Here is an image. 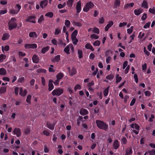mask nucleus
<instances>
[{"instance_id": "nucleus-23", "label": "nucleus", "mask_w": 155, "mask_h": 155, "mask_svg": "<svg viewBox=\"0 0 155 155\" xmlns=\"http://www.w3.org/2000/svg\"><path fill=\"white\" fill-rule=\"evenodd\" d=\"M74 0H68L67 2V4L68 6L71 8L73 5V4Z\"/></svg>"}, {"instance_id": "nucleus-60", "label": "nucleus", "mask_w": 155, "mask_h": 155, "mask_svg": "<svg viewBox=\"0 0 155 155\" xmlns=\"http://www.w3.org/2000/svg\"><path fill=\"white\" fill-rule=\"evenodd\" d=\"M148 153L150 155H155V150H149Z\"/></svg>"}, {"instance_id": "nucleus-55", "label": "nucleus", "mask_w": 155, "mask_h": 155, "mask_svg": "<svg viewBox=\"0 0 155 155\" xmlns=\"http://www.w3.org/2000/svg\"><path fill=\"white\" fill-rule=\"evenodd\" d=\"M114 78V75L112 74H110V75L107 76L106 77V78L107 79L109 80H112Z\"/></svg>"}, {"instance_id": "nucleus-61", "label": "nucleus", "mask_w": 155, "mask_h": 155, "mask_svg": "<svg viewBox=\"0 0 155 155\" xmlns=\"http://www.w3.org/2000/svg\"><path fill=\"white\" fill-rule=\"evenodd\" d=\"M41 83L43 86H45V79L43 77H41Z\"/></svg>"}, {"instance_id": "nucleus-52", "label": "nucleus", "mask_w": 155, "mask_h": 155, "mask_svg": "<svg viewBox=\"0 0 155 155\" xmlns=\"http://www.w3.org/2000/svg\"><path fill=\"white\" fill-rule=\"evenodd\" d=\"M100 43L101 42L99 41L96 40L94 42L93 45L95 46H99Z\"/></svg>"}, {"instance_id": "nucleus-50", "label": "nucleus", "mask_w": 155, "mask_h": 155, "mask_svg": "<svg viewBox=\"0 0 155 155\" xmlns=\"http://www.w3.org/2000/svg\"><path fill=\"white\" fill-rule=\"evenodd\" d=\"M21 8V6L18 4H16L15 7V8L17 9V11L18 12Z\"/></svg>"}, {"instance_id": "nucleus-58", "label": "nucleus", "mask_w": 155, "mask_h": 155, "mask_svg": "<svg viewBox=\"0 0 155 155\" xmlns=\"http://www.w3.org/2000/svg\"><path fill=\"white\" fill-rule=\"evenodd\" d=\"M25 81V78H24L23 77H21L20 78H19L18 80V82L20 83H22L23 82H24Z\"/></svg>"}, {"instance_id": "nucleus-44", "label": "nucleus", "mask_w": 155, "mask_h": 155, "mask_svg": "<svg viewBox=\"0 0 155 155\" xmlns=\"http://www.w3.org/2000/svg\"><path fill=\"white\" fill-rule=\"evenodd\" d=\"M45 16L46 17L52 18L53 17V14L52 12H48L45 14Z\"/></svg>"}, {"instance_id": "nucleus-47", "label": "nucleus", "mask_w": 155, "mask_h": 155, "mask_svg": "<svg viewBox=\"0 0 155 155\" xmlns=\"http://www.w3.org/2000/svg\"><path fill=\"white\" fill-rule=\"evenodd\" d=\"M64 24L66 25V27L68 28L70 27V22L69 20H66L65 21Z\"/></svg>"}, {"instance_id": "nucleus-13", "label": "nucleus", "mask_w": 155, "mask_h": 155, "mask_svg": "<svg viewBox=\"0 0 155 155\" xmlns=\"http://www.w3.org/2000/svg\"><path fill=\"white\" fill-rule=\"evenodd\" d=\"M132 150L131 147H128L125 150V155H131L132 153Z\"/></svg>"}, {"instance_id": "nucleus-12", "label": "nucleus", "mask_w": 155, "mask_h": 155, "mask_svg": "<svg viewBox=\"0 0 155 155\" xmlns=\"http://www.w3.org/2000/svg\"><path fill=\"white\" fill-rule=\"evenodd\" d=\"M33 62L35 63H38L39 61L38 57L36 54H34L32 58Z\"/></svg>"}, {"instance_id": "nucleus-16", "label": "nucleus", "mask_w": 155, "mask_h": 155, "mask_svg": "<svg viewBox=\"0 0 155 155\" xmlns=\"http://www.w3.org/2000/svg\"><path fill=\"white\" fill-rule=\"evenodd\" d=\"M114 148L115 149H117L119 147V142L117 140H115L113 144Z\"/></svg>"}, {"instance_id": "nucleus-39", "label": "nucleus", "mask_w": 155, "mask_h": 155, "mask_svg": "<svg viewBox=\"0 0 155 155\" xmlns=\"http://www.w3.org/2000/svg\"><path fill=\"white\" fill-rule=\"evenodd\" d=\"M78 54L79 55V58H81L83 57L82 51L81 50L78 49Z\"/></svg>"}, {"instance_id": "nucleus-21", "label": "nucleus", "mask_w": 155, "mask_h": 155, "mask_svg": "<svg viewBox=\"0 0 155 155\" xmlns=\"http://www.w3.org/2000/svg\"><path fill=\"white\" fill-rule=\"evenodd\" d=\"M46 124L47 127L50 129L53 130L54 129L55 124H52L50 123L48 121L47 122Z\"/></svg>"}, {"instance_id": "nucleus-30", "label": "nucleus", "mask_w": 155, "mask_h": 155, "mask_svg": "<svg viewBox=\"0 0 155 155\" xmlns=\"http://www.w3.org/2000/svg\"><path fill=\"white\" fill-rule=\"evenodd\" d=\"M36 72L37 73H46L47 71L45 69H44L39 68L37 70Z\"/></svg>"}, {"instance_id": "nucleus-29", "label": "nucleus", "mask_w": 155, "mask_h": 155, "mask_svg": "<svg viewBox=\"0 0 155 155\" xmlns=\"http://www.w3.org/2000/svg\"><path fill=\"white\" fill-rule=\"evenodd\" d=\"M120 1L119 0H115V3L114 5L115 8H117V7H119L120 5Z\"/></svg>"}, {"instance_id": "nucleus-7", "label": "nucleus", "mask_w": 155, "mask_h": 155, "mask_svg": "<svg viewBox=\"0 0 155 155\" xmlns=\"http://www.w3.org/2000/svg\"><path fill=\"white\" fill-rule=\"evenodd\" d=\"M35 16H29L27 18L25 21L26 22L35 23L36 22L35 20Z\"/></svg>"}, {"instance_id": "nucleus-54", "label": "nucleus", "mask_w": 155, "mask_h": 155, "mask_svg": "<svg viewBox=\"0 0 155 155\" xmlns=\"http://www.w3.org/2000/svg\"><path fill=\"white\" fill-rule=\"evenodd\" d=\"M121 141L124 144H126L127 143V140L125 137H123L121 139Z\"/></svg>"}, {"instance_id": "nucleus-17", "label": "nucleus", "mask_w": 155, "mask_h": 155, "mask_svg": "<svg viewBox=\"0 0 155 155\" xmlns=\"http://www.w3.org/2000/svg\"><path fill=\"white\" fill-rule=\"evenodd\" d=\"M60 59V55H58L55 56L54 58L51 59V61L53 62H58Z\"/></svg>"}, {"instance_id": "nucleus-4", "label": "nucleus", "mask_w": 155, "mask_h": 155, "mask_svg": "<svg viewBox=\"0 0 155 155\" xmlns=\"http://www.w3.org/2000/svg\"><path fill=\"white\" fill-rule=\"evenodd\" d=\"M94 5L91 2L87 3L83 8V10L84 12H88L90 9L92 8Z\"/></svg>"}, {"instance_id": "nucleus-27", "label": "nucleus", "mask_w": 155, "mask_h": 155, "mask_svg": "<svg viewBox=\"0 0 155 155\" xmlns=\"http://www.w3.org/2000/svg\"><path fill=\"white\" fill-rule=\"evenodd\" d=\"M134 5V3L133 2L131 3H127L125 5H124V9H126L130 7H133Z\"/></svg>"}, {"instance_id": "nucleus-28", "label": "nucleus", "mask_w": 155, "mask_h": 155, "mask_svg": "<svg viewBox=\"0 0 155 155\" xmlns=\"http://www.w3.org/2000/svg\"><path fill=\"white\" fill-rule=\"evenodd\" d=\"M6 73V70L3 68H0V75H5Z\"/></svg>"}, {"instance_id": "nucleus-3", "label": "nucleus", "mask_w": 155, "mask_h": 155, "mask_svg": "<svg viewBox=\"0 0 155 155\" xmlns=\"http://www.w3.org/2000/svg\"><path fill=\"white\" fill-rule=\"evenodd\" d=\"M64 92V90L63 89L58 88L55 89L52 92V95L54 96H59L62 94Z\"/></svg>"}, {"instance_id": "nucleus-33", "label": "nucleus", "mask_w": 155, "mask_h": 155, "mask_svg": "<svg viewBox=\"0 0 155 155\" xmlns=\"http://www.w3.org/2000/svg\"><path fill=\"white\" fill-rule=\"evenodd\" d=\"M6 91V87L5 86L2 87L0 88V94H4Z\"/></svg>"}, {"instance_id": "nucleus-14", "label": "nucleus", "mask_w": 155, "mask_h": 155, "mask_svg": "<svg viewBox=\"0 0 155 155\" xmlns=\"http://www.w3.org/2000/svg\"><path fill=\"white\" fill-rule=\"evenodd\" d=\"M114 24V22L113 21H109L108 24L107 25L105 28V31H108L109 28L110 27Z\"/></svg>"}, {"instance_id": "nucleus-25", "label": "nucleus", "mask_w": 155, "mask_h": 155, "mask_svg": "<svg viewBox=\"0 0 155 155\" xmlns=\"http://www.w3.org/2000/svg\"><path fill=\"white\" fill-rule=\"evenodd\" d=\"M83 117L82 116H79L78 117V118L77 119V125L78 126H79L81 121H82V122L83 121Z\"/></svg>"}, {"instance_id": "nucleus-49", "label": "nucleus", "mask_w": 155, "mask_h": 155, "mask_svg": "<svg viewBox=\"0 0 155 155\" xmlns=\"http://www.w3.org/2000/svg\"><path fill=\"white\" fill-rule=\"evenodd\" d=\"M73 23L74 25L76 26L80 27L81 26V23L78 22H75V21H73Z\"/></svg>"}, {"instance_id": "nucleus-2", "label": "nucleus", "mask_w": 155, "mask_h": 155, "mask_svg": "<svg viewBox=\"0 0 155 155\" xmlns=\"http://www.w3.org/2000/svg\"><path fill=\"white\" fill-rule=\"evenodd\" d=\"M16 19L12 18L8 23V29L10 30H12L14 28H15L17 26V24L16 23Z\"/></svg>"}, {"instance_id": "nucleus-9", "label": "nucleus", "mask_w": 155, "mask_h": 155, "mask_svg": "<svg viewBox=\"0 0 155 155\" xmlns=\"http://www.w3.org/2000/svg\"><path fill=\"white\" fill-rule=\"evenodd\" d=\"M79 113L81 115L84 116L88 114L89 113L86 109L82 108L80 110Z\"/></svg>"}, {"instance_id": "nucleus-24", "label": "nucleus", "mask_w": 155, "mask_h": 155, "mask_svg": "<svg viewBox=\"0 0 155 155\" xmlns=\"http://www.w3.org/2000/svg\"><path fill=\"white\" fill-rule=\"evenodd\" d=\"M143 12V10L141 9H135L134 11V13L135 14L137 15H138L141 13Z\"/></svg>"}, {"instance_id": "nucleus-19", "label": "nucleus", "mask_w": 155, "mask_h": 155, "mask_svg": "<svg viewBox=\"0 0 155 155\" xmlns=\"http://www.w3.org/2000/svg\"><path fill=\"white\" fill-rule=\"evenodd\" d=\"M29 36L31 38H36L37 37V35L36 33L34 31H31L29 34Z\"/></svg>"}, {"instance_id": "nucleus-6", "label": "nucleus", "mask_w": 155, "mask_h": 155, "mask_svg": "<svg viewBox=\"0 0 155 155\" xmlns=\"http://www.w3.org/2000/svg\"><path fill=\"white\" fill-rule=\"evenodd\" d=\"M13 132L14 134L16 135L18 137H20L21 135V129L19 128H15Z\"/></svg>"}, {"instance_id": "nucleus-22", "label": "nucleus", "mask_w": 155, "mask_h": 155, "mask_svg": "<svg viewBox=\"0 0 155 155\" xmlns=\"http://www.w3.org/2000/svg\"><path fill=\"white\" fill-rule=\"evenodd\" d=\"M76 70L75 68L73 67L69 71V73L71 75H73L76 73Z\"/></svg>"}, {"instance_id": "nucleus-15", "label": "nucleus", "mask_w": 155, "mask_h": 155, "mask_svg": "<svg viewBox=\"0 0 155 155\" xmlns=\"http://www.w3.org/2000/svg\"><path fill=\"white\" fill-rule=\"evenodd\" d=\"M27 93V91L26 90H25L24 91L21 88H20L19 94L23 97L25 96Z\"/></svg>"}, {"instance_id": "nucleus-56", "label": "nucleus", "mask_w": 155, "mask_h": 155, "mask_svg": "<svg viewBox=\"0 0 155 155\" xmlns=\"http://www.w3.org/2000/svg\"><path fill=\"white\" fill-rule=\"evenodd\" d=\"M149 12L153 14H155V9L154 8H150L149 9Z\"/></svg>"}, {"instance_id": "nucleus-18", "label": "nucleus", "mask_w": 155, "mask_h": 155, "mask_svg": "<svg viewBox=\"0 0 155 155\" xmlns=\"http://www.w3.org/2000/svg\"><path fill=\"white\" fill-rule=\"evenodd\" d=\"M10 35L9 33H5L3 34L2 39V40L5 41L8 39Z\"/></svg>"}, {"instance_id": "nucleus-63", "label": "nucleus", "mask_w": 155, "mask_h": 155, "mask_svg": "<svg viewBox=\"0 0 155 155\" xmlns=\"http://www.w3.org/2000/svg\"><path fill=\"white\" fill-rule=\"evenodd\" d=\"M127 25V23L126 22H124L123 23H120L119 24V27H121L123 26H125Z\"/></svg>"}, {"instance_id": "nucleus-38", "label": "nucleus", "mask_w": 155, "mask_h": 155, "mask_svg": "<svg viewBox=\"0 0 155 155\" xmlns=\"http://www.w3.org/2000/svg\"><path fill=\"white\" fill-rule=\"evenodd\" d=\"M73 43L74 45H76L78 42V39L76 38H71Z\"/></svg>"}, {"instance_id": "nucleus-64", "label": "nucleus", "mask_w": 155, "mask_h": 155, "mask_svg": "<svg viewBox=\"0 0 155 155\" xmlns=\"http://www.w3.org/2000/svg\"><path fill=\"white\" fill-rule=\"evenodd\" d=\"M94 83L93 81H92L91 82L89 83L87 86L88 87H91L92 86H93L94 85Z\"/></svg>"}, {"instance_id": "nucleus-26", "label": "nucleus", "mask_w": 155, "mask_h": 155, "mask_svg": "<svg viewBox=\"0 0 155 155\" xmlns=\"http://www.w3.org/2000/svg\"><path fill=\"white\" fill-rule=\"evenodd\" d=\"M141 6L144 8H148L147 2L145 1H143L142 4Z\"/></svg>"}, {"instance_id": "nucleus-40", "label": "nucleus", "mask_w": 155, "mask_h": 155, "mask_svg": "<svg viewBox=\"0 0 155 155\" xmlns=\"http://www.w3.org/2000/svg\"><path fill=\"white\" fill-rule=\"evenodd\" d=\"M109 86L107 87L104 91V96H106L108 94V90L109 88Z\"/></svg>"}, {"instance_id": "nucleus-20", "label": "nucleus", "mask_w": 155, "mask_h": 155, "mask_svg": "<svg viewBox=\"0 0 155 155\" xmlns=\"http://www.w3.org/2000/svg\"><path fill=\"white\" fill-rule=\"evenodd\" d=\"M85 48L87 49H90L92 51H94V49L90 43H88L87 44L85 45Z\"/></svg>"}, {"instance_id": "nucleus-57", "label": "nucleus", "mask_w": 155, "mask_h": 155, "mask_svg": "<svg viewBox=\"0 0 155 155\" xmlns=\"http://www.w3.org/2000/svg\"><path fill=\"white\" fill-rule=\"evenodd\" d=\"M43 133L44 135H45L47 136H49L50 135L49 131L46 130H44L43 131Z\"/></svg>"}, {"instance_id": "nucleus-8", "label": "nucleus", "mask_w": 155, "mask_h": 155, "mask_svg": "<svg viewBox=\"0 0 155 155\" xmlns=\"http://www.w3.org/2000/svg\"><path fill=\"white\" fill-rule=\"evenodd\" d=\"M81 3L80 1H78L76 4V10L77 13H79L80 12L81 10Z\"/></svg>"}, {"instance_id": "nucleus-37", "label": "nucleus", "mask_w": 155, "mask_h": 155, "mask_svg": "<svg viewBox=\"0 0 155 155\" xmlns=\"http://www.w3.org/2000/svg\"><path fill=\"white\" fill-rule=\"evenodd\" d=\"M61 32V29L59 28H57L55 29L54 32V34L55 35H57L59 34Z\"/></svg>"}, {"instance_id": "nucleus-46", "label": "nucleus", "mask_w": 155, "mask_h": 155, "mask_svg": "<svg viewBox=\"0 0 155 155\" xmlns=\"http://www.w3.org/2000/svg\"><path fill=\"white\" fill-rule=\"evenodd\" d=\"M64 51L67 54H70L69 46L67 45L64 49Z\"/></svg>"}, {"instance_id": "nucleus-11", "label": "nucleus", "mask_w": 155, "mask_h": 155, "mask_svg": "<svg viewBox=\"0 0 155 155\" xmlns=\"http://www.w3.org/2000/svg\"><path fill=\"white\" fill-rule=\"evenodd\" d=\"M53 81L51 79H50L48 83V90L49 91H51L54 88V86L52 84Z\"/></svg>"}, {"instance_id": "nucleus-36", "label": "nucleus", "mask_w": 155, "mask_h": 155, "mask_svg": "<svg viewBox=\"0 0 155 155\" xmlns=\"http://www.w3.org/2000/svg\"><path fill=\"white\" fill-rule=\"evenodd\" d=\"M119 74H117L116 75V83H117L120 82L122 78L121 77L119 76Z\"/></svg>"}, {"instance_id": "nucleus-31", "label": "nucleus", "mask_w": 155, "mask_h": 155, "mask_svg": "<svg viewBox=\"0 0 155 155\" xmlns=\"http://www.w3.org/2000/svg\"><path fill=\"white\" fill-rule=\"evenodd\" d=\"M64 77V74L61 72L59 73L56 75L57 78L59 80H61Z\"/></svg>"}, {"instance_id": "nucleus-59", "label": "nucleus", "mask_w": 155, "mask_h": 155, "mask_svg": "<svg viewBox=\"0 0 155 155\" xmlns=\"http://www.w3.org/2000/svg\"><path fill=\"white\" fill-rule=\"evenodd\" d=\"M58 44L62 45H64V46H65L66 45V44L65 43H64L63 42L62 40L61 39H59Z\"/></svg>"}, {"instance_id": "nucleus-42", "label": "nucleus", "mask_w": 155, "mask_h": 155, "mask_svg": "<svg viewBox=\"0 0 155 155\" xmlns=\"http://www.w3.org/2000/svg\"><path fill=\"white\" fill-rule=\"evenodd\" d=\"M2 50L3 51H4V49L5 51H9V46L8 45L5 46L4 48L3 46L2 47Z\"/></svg>"}, {"instance_id": "nucleus-62", "label": "nucleus", "mask_w": 155, "mask_h": 155, "mask_svg": "<svg viewBox=\"0 0 155 155\" xmlns=\"http://www.w3.org/2000/svg\"><path fill=\"white\" fill-rule=\"evenodd\" d=\"M15 93L16 95H17L18 94L19 88L18 87H15L14 89Z\"/></svg>"}, {"instance_id": "nucleus-48", "label": "nucleus", "mask_w": 155, "mask_h": 155, "mask_svg": "<svg viewBox=\"0 0 155 155\" xmlns=\"http://www.w3.org/2000/svg\"><path fill=\"white\" fill-rule=\"evenodd\" d=\"M90 37L92 39H97L99 38V37L98 35L94 34L91 35L90 36Z\"/></svg>"}, {"instance_id": "nucleus-43", "label": "nucleus", "mask_w": 155, "mask_h": 155, "mask_svg": "<svg viewBox=\"0 0 155 155\" xmlns=\"http://www.w3.org/2000/svg\"><path fill=\"white\" fill-rule=\"evenodd\" d=\"M78 34L77 30H75L72 33L71 35V38H76V35Z\"/></svg>"}, {"instance_id": "nucleus-53", "label": "nucleus", "mask_w": 155, "mask_h": 155, "mask_svg": "<svg viewBox=\"0 0 155 155\" xmlns=\"http://www.w3.org/2000/svg\"><path fill=\"white\" fill-rule=\"evenodd\" d=\"M44 18L43 17V15H41L39 18L38 20V22L39 23H41L42 21H44Z\"/></svg>"}, {"instance_id": "nucleus-10", "label": "nucleus", "mask_w": 155, "mask_h": 155, "mask_svg": "<svg viewBox=\"0 0 155 155\" xmlns=\"http://www.w3.org/2000/svg\"><path fill=\"white\" fill-rule=\"evenodd\" d=\"M48 3V0H44L41 2L40 4V6L43 9L46 7Z\"/></svg>"}, {"instance_id": "nucleus-1", "label": "nucleus", "mask_w": 155, "mask_h": 155, "mask_svg": "<svg viewBox=\"0 0 155 155\" xmlns=\"http://www.w3.org/2000/svg\"><path fill=\"white\" fill-rule=\"evenodd\" d=\"M96 123L97 127L100 129L103 130L105 131L107 130L108 126L105 122L102 120H97L96 121Z\"/></svg>"}, {"instance_id": "nucleus-45", "label": "nucleus", "mask_w": 155, "mask_h": 155, "mask_svg": "<svg viewBox=\"0 0 155 155\" xmlns=\"http://www.w3.org/2000/svg\"><path fill=\"white\" fill-rule=\"evenodd\" d=\"M30 129L29 127H27L25 129L24 133L25 134L27 135L30 133Z\"/></svg>"}, {"instance_id": "nucleus-34", "label": "nucleus", "mask_w": 155, "mask_h": 155, "mask_svg": "<svg viewBox=\"0 0 155 155\" xmlns=\"http://www.w3.org/2000/svg\"><path fill=\"white\" fill-rule=\"evenodd\" d=\"M6 55L3 54L0 55V62H2L6 58Z\"/></svg>"}, {"instance_id": "nucleus-32", "label": "nucleus", "mask_w": 155, "mask_h": 155, "mask_svg": "<svg viewBox=\"0 0 155 155\" xmlns=\"http://www.w3.org/2000/svg\"><path fill=\"white\" fill-rule=\"evenodd\" d=\"M49 49V46H47L43 48H42L41 52L42 54L45 53L46 52L48 51Z\"/></svg>"}, {"instance_id": "nucleus-51", "label": "nucleus", "mask_w": 155, "mask_h": 155, "mask_svg": "<svg viewBox=\"0 0 155 155\" xmlns=\"http://www.w3.org/2000/svg\"><path fill=\"white\" fill-rule=\"evenodd\" d=\"M93 32L94 33L98 34L99 33V29L97 28H94L93 30Z\"/></svg>"}, {"instance_id": "nucleus-5", "label": "nucleus", "mask_w": 155, "mask_h": 155, "mask_svg": "<svg viewBox=\"0 0 155 155\" xmlns=\"http://www.w3.org/2000/svg\"><path fill=\"white\" fill-rule=\"evenodd\" d=\"M37 45L35 44H26L25 45V47L26 49L36 48H37Z\"/></svg>"}, {"instance_id": "nucleus-35", "label": "nucleus", "mask_w": 155, "mask_h": 155, "mask_svg": "<svg viewBox=\"0 0 155 155\" xmlns=\"http://www.w3.org/2000/svg\"><path fill=\"white\" fill-rule=\"evenodd\" d=\"M9 12L12 14H16L18 12L17 11V9H11L9 11Z\"/></svg>"}, {"instance_id": "nucleus-41", "label": "nucleus", "mask_w": 155, "mask_h": 155, "mask_svg": "<svg viewBox=\"0 0 155 155\" xmlns=\"http://www.w3.org/2000/svg\"><path fill=\"white\" fill-rule=\"evenodd\" d=\"M31 95H28L26 98V101L27 102L29 103V104H30L31 103Z\"/></svg>"}]
</instances>
